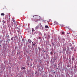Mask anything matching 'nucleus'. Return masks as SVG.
<instances>
[{
    "label": "nucleus",
    "instance_id": "f3484780",
    "mask_svg": "<svg viewBox=\"0 0 77 77\" xmlns=\"http://www.w3.org/2000/svg\"><path fill=\"white\" fill-rule=\"evenodd\" d=\"M72 60H74V58H72Z\"/></svg>",
    "mask_w": 77,
    "mask_h": 77
},
{
    "label": "nucleus",
    "instance_id": "9b49d317",
    "mask_svg": "<svg viewBox=\"0 0 77 77\" xmlns=\"http://www.w3.org/2000/svg\"><path fill=\"white\" fill-rule=\"evenodd\" d=\"M50 35H48V39H50Z\"/></svg>",
    "mask_w": 77,
    "mask_h": 77
},
{
    "label": "nucleus",
    "instance_id": "f8f14e48",
    "mask_svg": "<svg viewBox=\"0 0 77 77\" xmlns=\"http://www.w3.org/2000/svg\"><path fill=\"white\" fill-rule=\"evenodd\" d=\"M43 23H45L47 22V21L45 20H43Z\"/></svg>",
    "mask_w": 77,
    "mask_h": 77
},
{
    "label": "nucleus",
    "instance_id": "a211bd4d",
    "mask_svg": "<svg viewBox=\"0 0 77 77\" xmlns=\"http://www.w3.org/2000/svg\"><path fill=\"white\" fill-rule=\"evenodd\" d=\"M11 40H13V39H14V38H13V37H12L11 38Z\"/></svg>",
    "mask_w": 77,
    "mask_h": 77
},
{
    "label": "nucleus",
    "instance_id": "f03ea898",
    "mask_svg": "<svg viewBox=\"0 0 77 77\" xmlns=\"http://www.w3.org/2000/svg\"><path fill=\"white\" fill-rule=\"evenodd\" d=\"M14 22V25L15 26L14 27H15L16 29H17V23H16L15 21V20L13 19L12 20Z\"/></svg>",
    "mask_w": 77,
    "mask_h": 77
},
{
    "label": "nucleus",
    "instance_id": "c756f323",
    "mask_svg": "<svg viewBox=\"0 0 77 77\" xmlns=\"http://www.w3.org/2000/svg\"><path fill=\"white\" fill-rule=\"evenodd\" d=\"M63 40H65V39H63Z\"/></svg>",
    "mask_w": 77,
    "mask_h": 77
},
{
    "label": "nucleus",
    "instance_id": "393cba45",
    "mask_svg": "<svg viewBox=\"0 0 77 77\" xmlns=\"http://www.w3.org/2000/svg\"><path fill=\"white\" fill-rule=\"evenodd\" d=\"M3 28H5V26H3Z\"/></svg>",
    "mask_w": 77,
    "mask_h": 77
},
{
    "label": "nucleus",
    "instance_id": "bb28decb",
    "mask_svg": "<svg viewBox=\"0 0 77 77\" xmlns=\"http://www.w3.org/2000/svg\"><path fill=\"white\" fill-rule=\"evenodd\" d=\"M15 49L17 48V47H15Z\"/></svg>",
    "mask_w": 77,
    "mask_h": 77
},
{
    "label": "nucleus",
    "instance_id": "9d476101",
    "mask_svg": "<svg viewBox=\"0 0 77 77\" xmlns=\"http://www.w3.org/2000/svg\"><path fill=\"white\" fill-rule=\"evenodd\" d=\"M11 26H12V27H13V26H14V23L12 22H11Z\"/></svg>",
    "mask_w": 77,
    "mask_h": 77
},
{
    "label": "nucleus",
    "instance_id": "2f4dec72",
    "mask_svg": "<svg viewBox=\"0 0 77 77\" xmlns=\"http://www.w3.org/2000/svg\"><path fill=\"white\" fill-rule=\"evenodd\" d=\"M35 44H36V43H35Z\"/></svg>",
    "mask_w": 77,
    "mask_h": 77
},
{
    "label": "nucleus",
    "instance_id": "5701e85b",
    "mask_svg": "<svg viewBox=\"0 0 77 77\" xmlns=\"http://www.w3.org/2000/svg\"><path fill=\"white\" fill-rule=\"evenodd\" d=\"M14 40H15V37L14 36Z\"/></svg>",
    "mask_w": 77,
    "mask_h": 77
},
{
    "label": "nucleus",
    "instance_id": "4468645a",
    "mask_svg": "<svg viewBox=\"0 0 77 77\" xmlns=\"http://www.w3.org/2000/svg\"><path fill=\"white\" fill-rule=\"evenodd\" d=\"M15 37L16 38V40H17V39L18 38V36H15Z\"/></svg>",
    "mask_w": 77,
    "mask_h": 77
},
{
    "label": "nucleus",
    "instance_id": "b1692460",
    "mask_svg": "<svg viewBox=\"0 0 77 77\" xmlns=\"http://www.w3.org/2000/svg\"><path fill=\"white\" fill-rule=\"evenodd\" d=\"M33 45L34 46L35 45V44H33Z\"/></svg>",
    "mask_w": 77,
    "mask_h": 77
},
{
    "label": "nucleus",
    "instance_id": "dca6fc26",
    "mask_svg": "<svg viewBox=\"0 0 77 77\" xmlns=\"http://www.w3.org/2000/svg\"><path fill=\"white\" fill-rule=\"evenodd\" d=\"M6 37H7V38H9V35H6Z\"/></svg>",
    "mask_w": 77,
    "mask_h": 77
},
{
    "label": "nucleus",
    "instance_id": "ddd939ff",
    "mask_svg": "<svg viewBox=\"0 0 77 77\" xmlns=\"http://www.w3.org/2000/svg\"><path fill=\"white\" fill-rule=\"evenodd\" d=\"M32 32H33L35 30H34V29H33V28H32Z\"/></svg>",
    "mask_w": 77,
    "mask_h": 77
},
{
    "label": "nucleus",
    "instance_id": "7c9ffc66",
    "mask_svg": "<svg viewBox=\"0 0 77 77\" xmlns=\"http://www.w3.org/2000/svg\"><path fill=\"white\" fill-rule=\"evenodd\" d=\"M57 24H58V23H57Z\"/></svg>",
    "mask_w": 77,
    "mask_h": 77
},
{
    "label": "nucleus",
    "instance_id": "0eeeda50",
    "mask_svg": "<svg viewBox=\"0 0 77 77\" xmlns=\"http://www.w3.org/2000/svg\"><path fill=\"white\" fill-rule=\"evenodd\" d=\"M46 57H47L48 58L49 57V56H48V54H46Z\"/></svg>",
    "mask_w": 77,
    "mask_h": 77
},
{
    "label": "nucleus",
    "instance_id": "4be33fe9",
    "mask_svg": "<svg viewBox=\"0 0 77 77\" xmlns=\"http://www.w3.org/2000/svg\"><path fill=\"white\" fill-rule=\"evenodd\" d=\"M22 40L23 41V42H24V39L23 38H22Z\"/></svg>",
    "mask_w": 77,
    "mask_h": 77
},
{
    "label": "nucleus",
    "instance_id": "cd10ccee",
    "mask_svg": "<svg viewBox=\"0 0 77 77\" xmlns=\"http://www.w3.org/2000/svg\"><path fill=\"white\" fill-rule=\"evenodd\" d=\"M11 28H12V26H10Z\"/></svg>",
    "mask_w": 77,
    "mask_h": 77
},
{
    "label": "nucleus",
    "instance_id": "473e14b6",
    "mask_svg": "<svg viewBox=\"0 0 77 77\" xmlns=\"http://www.w3.org/2000/svg\"><path fill=\"white\" fill-rule=\"evenodd\" d=\"M32 43H33V42H32Z\"/></svg>",
    "mask_w": 77,
    "mask_h": 77
},
{
    "label": "nucleus",
    "instance_id": "aec40b11",
    "mask_svg": "<svg viewBox=\"0 0 77 77\" xmlns=\"http://www.w3.org/2000/svg\"><path fill=\"white\" fill-rule=\"evenodd\" d=\"M64 33H65L64 32H62V34H64Z\"/></svg>",
    "mask_w": 77,
    "mask_h": 77
},
{
    "label": "nucleus",
    "instance_id": "39448f33",
    "mask_svg": "<svg viewBox=\"0 0 77 77\" xmlns=\"http://www.w3.org/2000/svg\"><path fill=\"white\" fill-rule=\"evenodd\" d=\"M28 41L29 42V43H30V44H31V43H32V41L30 39L28 40Z\"/></svg>",
    "mask_w": 77,
    "mask_h": 77
},
{
    "label": "nucleus",
    "instance_id": "a878e982",
    "mask_svg": "<svg viewBox=\"0 0 77 77\" xmlns=\"http://www.w3.org/2000/svg\"><path fill=\"white\" fill-rule=\"evenodd\" d=\"M63 51H64L65 50V49H63Z\"/></svg>",
    "mask_w": 77,
    "mask_h": 77
},
{
    "label": "nucleus",
    "instance_id": "2eb2a0df",
    "mask_svg": "<svg viewBox=\"0 0 77 77\" xmlns=\"http://www.w3.org/2000/svg\"><path fill=\"white\" fill-rule=\"evenodd\" d=\"M66 28H67V29H68L69 30H71V29H69V26H67Z\"/></svg>",
    "mask_w": 77,
    "mask_h": 77
},
{
    "label": "nucleus",
    "instance_id": "f257e3e1",
    "mask_svg": "<svg viewBox=\"0 0 77 77\" xmlns=\"http://www.w3.org/2000/svg\"><path fill=\"white\" fill-rule=\"evenodd\" d=\"M34 17V21L35 22H38V21H39L40 20V19H39V18H40V17L37 16V15H34L33 16Z\"/></svg>",
    "mask_w": 77,
    "mask_h": 77
},
{
    "label": "nucleus",
    "instance_id": "6e6552de",
    "mask_svg": "<svg viewBox=\"0 0 77 77\" xmlns=\"http://www.w3.org/2000/svg\"><path fill=\"white\" fill-rule=\"evenodd\" d=\"M1 16H4V15H5V14L4 13H1Z\"/></svg>",
    "mask_w": 77,
    "mask_h": 77
},
{
    "label": "nucleus",
    "instance_id": "412c9836",
    "mask_svg": "<svg viewBox=\"0 0 77 77\" xmlns=\"http://www.w3.org/2000/svg\"><path fill=\"white\" fill-rule=\"evenodd\" d=\"M41 37H39L38 38L39 39H41Z\"/></svg>",
    "mask_w": 77,
    "mask_h": 77
},
{
    "label": "nucleus",
    "instance_id": "423d86ee",
    "mask_svg": "<svg viewBox=\"0 0 77 77\" xmlns=\"http://www.w3.org/2000/svg\"><path fill=\"white\" fill-rule=\"evenodd\" d=\"M45 29H49V27H48L47 25H45Z\"/></svg>",
    "mask_w": 77,
    "mask_h": 77
},
{
    "label": "nucleus",
    "instance_id": "1a4fd4ad",
    "mask_svg": "<svg viewBox=\"0 0 77 77\" xmlns=\"http://www.w3.org/2000/svg\"><path fill=\"white\" fill-rule=\"evenodd\" d=\"M21 69H26V68L24 67H23L21 68Z\"/></svg>",
    "mask_w": 77,
    "mask_h": 77
},
{
    "label": "nucleus",
    "instance_id": "20e7f679",
    "mask_svg": "<svg viewBox=\"0 0 77 77\" xmlns=\"http://www.w3.org/2000/svg\"><path fill=\"white\" fill-rule=\"evenodd\" d=\"M11 40L8 39H7L6 40V42H7V43H8V44H9V41H10Z\"/></svg>",
    "mask_w": 77,
    "mask_h": 77
},
{
    "label": "nucleus",
    "instance_id": "6ab92c4d",
    "mask_svg": "<svg viewBox=\"0 0 77 77\" xmlns=\"http://www.w3.org/2000/svg\"><path fill=\"white\" fill-rule=\"evenodd\" d=\"M50 54H51H51H53V52H51V53H50Z\"/></svg>",
    "mask_w": 77,
    "mask_h": 77
},
{
    "label": "nucleus",
    "instance_id": "7ed1b4c3",
    "mask_svg": "<svg viewBox=\"0 0 77 77\" xmlns=\"http://www.w3.org/2000/svg\"><path fill=\"white\" fill-rule=\"evenodd\" d=\"M42 27V26L41 25H39L38 26H36V27H35V30H38V28L39 27Z\"/></svg>",
    "mask_w": 77,
    "mask_h": 77
},
{
    "label": "nucleus",
    "instance_id": "c85d7f7f",
    "mask_svg": "<svg viewBox=\"0 0 77 77\" xmlns=\"http://www.w3.org/2000/svg\"><path fill=\"white\" fill-rule=\"evenodd\" d=\"M17 32H18H18H19V31H17Z\"/></svg>",
    "mask_w": 77,
    "mask_h": 77
}]
</instances>
